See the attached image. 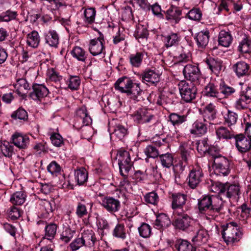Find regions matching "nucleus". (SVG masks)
<instances>
[{
	"label": "nucleus",
	"mask_w": 251,
	"mask_h": 251,
	"mask_svg": "<svg viewBox=\"0 0 251 251\" xmlns=\"http://www.w3.org/2000/svg\"><path fill=\"white\" fill-rule=\"evenodd\" d=\"M212 191L219 195V197H226L230 201H237L240 194V188L238 185L216 183L212 186Z\"/></svg>",
	"instance_id": "obj_1"
},
{
	"label": "nucleus",
	"mask_w": 251,
	"mask_h": 251,
	"mask_svg": "<svg viewBox=\"0 0 251 251\" xmlns=\"http://www.w3.org/2000/svg\"><path fill=\"white\" fill-rule=\"evenodd\" d=\"M209 151L210 155L213 160L212 168L214 174L217 176H227L230 171L228 159L218 152H213V149H211Z\"/></svg>",
	"instance_id": "obj_2"
},
{
	"label": "nucleus",
	"mask_w": 251,
	"mask_h": 251,
	"mask_svg": "<svg viewBox=\"0 0 251 251\" xmlns=\"http://www.w3.org/2000/svg\"><path fill=\"white\" fill-rule=\"evenodd\" d=\"M237 227V223L232 222L227 224L226 227L224 229L222 236L227 244L237 242L241 239L242 232Z\"/></svg>",
	"instance_id": "obj_3"
},
{
	"label": "nucleus",
	"mask_w": 251,
	"mask_h": 251,
	"mask_svg": "<svg viewBox=\"0 0 251 251\" xmlns=\"http://www.w3.org/2000/svg\"><path fill=\"white\" fill-rule=\"evenodd\" d=\"M118 163L120 173L123 176H127V174L133 166L128 151L125 150L118 151L117 153Z\"/></svg>",
	"instance_id": "obj_4"
},
{
	"label": "nucleus",
	"mask_w": 251,
	"mask_h": 251,
	"mask_svg": "<svg viewBox=\"0 0 251 251\" xmlns=\"http://www.w3.org/2000/svg\"><path fill=\"white\" fill-rule=\"evenodd\" d=\"M196 84L189 83L185 80L180 81L178 84V89L182 100L186 102H191L195 99L197 94Z\"/></svg>",
	"instance_id": "obj_5"
},
{
	"label": "nucleus",
	"mask_w": 251,
	"mask_h": 251,
	"mask_svg": "<svg viewBox=\"0 0 251 251\" xmlns=\"http://www.w3.org/2000/svg\"><path fill=\"white\" fill-rule=\"evenodd\" d=\"M186 212L180 214H177L178 217L173 222V225L177 229L182 231H188L193 230L195 222L193 219Z\"/></svg>",
	"instance_id": "obj_6"
},
{
	"label": "nucleus",
	"mask_w": 251,
	"mask_h": 251,
	"mask_svg": "<svg viewBox=\"0 0 251 251\" xmlns=\"http://www.w3.org/2000/svg\"><path fill=\"white\" fill-rule=\"evenodd\" d=\"M187 196L180 193L173 194L172 195V208L174 213L180 214L183 212H186L189 209V206L185 205Z\"/></svg>",
	"instance_id": "obj_7"
},
{
	"label": "nucleus",
	"mask_w": 251,
	"mask_h": 251,
	"mask_svg": "<svg viewBox=\"0 0 251 251\" xmlns=\"http://www.w3.org/2000/svg\"><path fill=\"white\" fill-rule=\"evenodd\" d=\"M183 74L185 78L191 81V83H199L201 74L197 65L191 64L185 65L183 70Z\"/></svg>",
	"instance_id": "obj_8"
},
{
	"label": "nucleus",
	"mask_w": 251,
	"mask_h": 251,
	"mask_svg": "<svg viewBox=\"0 0 251 251\" xmlns=\"http://www.w3.org/2000/svg\"><path fill=\"white\" fill-rule=\"evenodd\" d=\"M225 206V202L222 200V197L219 198L215 196H212V201L210 210H209L208 218L215 219L223 210Z\"/></svg>",
	"instance_id": "obj_9"
},
{
	"label": "nucleus",
	"mask_w": 251,
	"mask_h": 251,
	"mask_svg": "<svg viewBox=\"0 0 251 251\" xmlns=\"http://www.w3.org/2000/svg\"><path fill=\"white\" fill-rule=\"evenodd\" d=\"M103 36L100 34V37L90 40L89 51L93 56H97L103 52L104 49Z\"/></svg>",
	"instance_id": "obj_10"
},
{
	"label": "nucleus",
	"mask_w": 251,
	"mask_h": 251,
	"mask_svg": "<svg viewBox=\"0 0 251 251\" xmlns=\"http://www.w3.org/2000/svg\"><path fill=\"white\" fill-rule=\"evenodd\" d=\"M134 85L132 80L126 76L119 78L114 84L115 88L122 93H125L127 96L131 91V88Z\"/></svg>",
	"instance_id": "obj_11"
},
{
	"label": "nucleus",
	"mask_w": 251,
	"mask_h": 251,
	"mask_svg": "<svg viewBox=\"0 0 251 251\" xmlns=\"http://www.w3.org/2000/svg\"><path fill=\"white\" fill-rule=\"evenodd\" d=\"M203 177V174L201 169H192L188 177L189 186L192 189L196 188L202 181Z\"/></svg>",
	"instance_id": "obj_12"
},
{
	"label": "nucleus",
	"mask_w": 251,
	"mask_h": 251,
	"mask_svg": "<svg viewBox=\"0 0 251 251\" xmlns=\"http://www.w3.org/2000/svg\"><path fill=\"white\" fill-rule=\"evenodd\" d=\"M164 12L166 19L171 23L177 24L181 19L182 11L179 7L172 5Z\"/></svg>",
	"instance_id": "obj_13"
},
{
	"label": "nucleus",
	"mask_w": 251,
	"mask_h": 251,
	"mask_svg": "<svg viewBox=\"0 0 251 251\" xmlns=\"http://www.w3.org/2000/svg\"><path fill=\"white\" fill-rule=\"evenodd\" d=\"M134 122L138 124H144L151 121L153 116L146 108H141L132 114Z\"/></svg>",
	"instance_id": "obj_14"
},
{
	"label": "nucleus",
	"mask_w": 251,
	"mask_h": 251,
	"mask_svg": "<svg viewBox=\"0 0 251 251\" xmlns=\"http://www.w3.org/2000/svg\"><path fill=\"white\" fill-rule=\"evenodd\" d=\"M49 94V90L44 85L39 84H34L32 85V92L29 94V97L34 100H41L47 97Z\"/></svg>",
	"instance_id": "obj_15"
},
{
	"label": "nucleus",
	"mask_w": 251,
	"mask_h": 251,
	"mask_svg": "<svg viewBox=\"0 0 251 251\" xmlns=\"http://www.w3.org/2000/svg\"><path fill=\"white\" fill-rule=\"evenodd\" d=\"M101 205L110 212H117L121 207L120 201L111 197L104 198L101 201Z\"/></svg>",
	"instance_id": "obj_16"
},
{
	"label": "nucleus",
	"mask_w": 251,
	"mask_h": 251,
	"mask_svg": "<svg viewBox=\"0 0 251 251\" xmlns=\"http://www.w3.org/2000/svg\"><path fill=\"white\" fill-rule=\"evenodd\" d=\"M236 147L241 152H246L251 148V140L246 138L243 134L237 135L235 137Z\"/></svg>",
	"instance_id": "obj_17"
},
{
	"label": "nucleus",
	"mask_w": 251,
	"mask_h": 251,
	"mask_svg": "<svg viewBox=\"0 0 251 251\" xmlns=\"http://www.w3.org/2000/svg\"><path fill=\"white\" fill-rule=\"evenodd\" d=\"M144 82H147L149 85H156L159 82L160 75L155 70H148L142 75Z\"/></svg>",
	"instance_id": "obj_18"
},
{
	"label": "nucleus",
	"mask_w": 251,
	"mask_h": 251,
	"mask_svg": "<svg viewBox=\"0 0 251 251\" xmlns=\"http://www.w3.org/2000/svg\"><path fill=\"white\" fill-rule=\"evenodd\" d=\"M14 87L17 93L23 99L26 98L28 90L30 89L28 83L25 78L18 79L14 85Z\"/></svg>",
	"instance_id": "obj_19"
},
{
	"label": "nucleus",
	"mask_w": 251,
	"mask_h": 251,
	"mask_svg": "<svg viewBox=\"0 0 251 251\" xmlns=\"http://www.w3.org/2000/svg\"><path fill=\"white\" fill-rule=\"evenodd\" d=\"M209 31L207 29L199 32L195 37L198 47L205 48L209 42Z\"/></svg>",
	"instance_id": "obj_20"
},
{
	"label": "nucleus",
	"mask_w": 251,
	"mask_h": 251,
	"mask_svg": "<svg viewBox=\"0 0 251 251\" xmlns=\"http://www.w3.org/2000/svg\"><path fill=\"white\" fill-rule=\"evenodd\" d=\"M164 46L167 48L176 47L179 44L180 37L176 33L171 32L162 36Z\"/></svg>",
	"instance_id": "obj_21"
},
{
	"label": "nucleus",
	"mask_w": 251,
	"mask_h": 251,
	"mask_svg": "<svg viewBox=\"0 0 251 251\" xmlns=\"http://www.w3.org/2000/svg\"><path fill=\"white\" fill-rule=\"evenodd\" d=\"M179 151L181 155L182 165L184 164V166H185L188 164L189 161L191 159V154H193V150L190 145L183 143L179 147Z\"/></svg>",
	"instance_id": "obj_22"
},
{
	"label": "nucleus",
	"mask_w": 251,
	"mask_h": 251,
	"mask_svg": "<svg viewBox=\"0 0 251 251\" xmlns=\"http://www.w3.org/2000/svg\"><path fill=\"white\" fill-rule=\"evenodd\" d=\"M13 144L20 149H25L29 144V138L21 134L15 133L11 137Z\"/></svg>",
	"instance_id": "obj_23"
},
{
	"label": "nucleus",
	"mask_w": 251,
	"mask_h": 251,
	"mask_svg": "<svg viewBox=\"0 0 251 251\" xmlns=\"http://www.w3.org/2000/svg\"><path fill=\"white\" fill-rule=\"evenodd\" d=\"M38 224H43L45 225V234L44 238L51 241L54 239L56 234L57 226L54 223L48 224L43 221H40L38 222Z\"/></svg>",
	"instance_id": "obj_24"
},
{
	"label": "nucleus",
	"mask_w": 251,
	"mask_h": 251,
	"mask_svg": "<svg viewBox=\"0 0 251 251\" xmlns=\"http://www.w3.org/2000/svg\"><path fill=\"white\" fill-rule=\"evenodd\" d=\"M76 116L77 120L82 122L83 126H88L92 123V120L85 106H82L76 110Z\"/></svg>",
	"instance_id": "obj_25"
},
{
	"label": "nucleus",
	"mask_w": 251,
	"mask_h": 251,
	"mask_svg": "<svg viewBox=\"0 0 251 251\" xmlns=\"http://www.w3.org/2000/svg\"><path fill=\"white\" fill-rule=\"evenodd\" d=\"M209 238L207 231L204 229H199L197 234L193 238L192 242L195 245L201 246L205 244Z\"/></svg>",
	"instance_id": "obj_26"
},
{
	"label": "nucleus",
	"mask_w": 251,
	"mask_h": 251,
	"mask_svg": "<svg viewBox=\"0 0 251 251\" xmlns=\"http://www.w3.org/2000/svg\"><path fill=\"white\" fill-rule=\"evenodd\" d=\"M233 69L239 77L247 75L250 74V66L245 62L240 61L233 66Z\"/></svg>",
	"instance_id": "obj_27"
},
{
	"label": "nucleus",
	"mask_w": 251,
	"mask_h": 251,
	"mask_svg": "<svg viewBox=\"0 0 251 251\" xmlns=\"http://www.w3.org/2000/svg\"><path fill=\"white\" fill-rule=\"evenodd\" d=\"M46 43L50 46L57 47L59 44V37L58 33L54 30H50L45 34Z\"/></svg>",
	"instance_id": "obj_28"
},
{
	"label": "nucleus",
	"mask_w": 251,
	"mask_h": 251,
	"mask_svg": "<svg viewBox=\"0 0 251 251\" xmlns=\"http://www.w3.org/2000/svg\"><path fill=\"white\" fill-rule=\"evenodd\" d=\"M129 93L127 95L129 98L135 102L140 101L143 100L142 90L140 88V84L134 83V85L131 88Z\"/></svg>",
	"instance_id": "obj_29"
},
{
	"label": "nucleus",
	"mask_w": 251,
	"mask_h": 251,
	"mask_svg": "<svg viewBox=\"0 0 251 251\" xmlns=\"http://www.w3.org/2000/svg\"><path fill=\"white\" fill-rule=\"evenodd\" d=\"M206 125L200 120H197L193 124V128L190 129V133L198 136L204 135L207 132Z\"/></svg>",
	"instance_id": "obj_30"
},
{
	"label": "nucleus",
	"mask_w": 251,
	"mask_h": 251,
	"mask_svg": "<svg viewBox=\"0 0 251 251\" xmlns=\"http://www.w3.org/2000/svg\"><path fill=\"white\" fill-rule=\"evenodd\" d=\"M216 110L215 106L212 103L207 105L202 111L204 121H212L216 118Z\"/></svg>",
	"instance_id": "obj_31"
},
{
	"label": "nucleus",
	"mask_w": 251,
	"mask_h": 251,
	"mask_svg": "<svg viewBox=\"0 0 251 251\" xmlns=\"http://www.w3.org/2000/svg\"><path fill=\"white\" fill-rule=\"evenodd\" d=\"M81 238L86 245V246H93L96 241L95 233L91 229L84 230L81 233Z\"/></svg>",
	"instance_id": "obj_32"
},
{
	"label": "nucleus",
	"mask_w": 251,
	"mask_h": 251,
	"mask_svg": "<svg viewBox=\"0 0 251 251\" xmlns=\"http://www.w3.org/2000/svg\"><path fill=\"white\" fill-rule=\"evenodd\" d=\"M212 201V196H204L199 200L198 206L201 213L207 211L208 216L209 210H210Z\"/></svg>",
	"instance_id": "obj_33"
},
{
	"label": "nucleus",
	"mask_w": 251,
	"mask_h": 251,
	"mask_svg": "<svg viewBox=\"0 0 251 251\" xmlns=\"http://www.w3.org/2000/svg\"><path fill=\"white\" fill-rule=\"evenodd\" d=\"M208 68L213 73H219L222 69V62L220 60L209 57L205 60Z\"/></svg>",
	"instance_id": "obj_34"
},
{
	"label": "nucleus",
	"mask_w": 251,
	"mask_h": 251,
	"mask_svg": "<svg viewBox=\"0 0 251 251\" xmlns=\"http://www.w3.org/2000/svg\"><path fill=\"white\" fill-rule=\"evenodd\" d=\"M232 41V36L229 32L225 30L220 31L218 37L219 45L225 47H228L231 44Z\"/></svg>",
	"instance_id": "obj_35"
},
{
	"label": "nucleus",
	"mask_w": 251,
	"mask_h": 251,
	"mask_svg": "<svg viewBox=\"0 0 251 251\" xmlns=\"http://www.w3.org/2000/svg\"><path fill=\"white\" fill-rule=\"evenodd\" d=\"M171 224V221L167 215L161 213L157 216L154 225L157 228L167 227Z\"/></svg>",
	"instance_id": "obj_36"
},
{
	"label": "nucleus",
	"mask_w": 251,
	"mask_h": 251,
	"mask_svg": "<svg viewBox=\"0 0 251 251\" xmlns=\"http://www.w3.org/2000/svg\"><path fill=\"white\" fill-rule=\"evenodd\" d=\"M26 197L25 192L22 191L16 192L11 195L10 201L13 205H20L25 202Z\"/></svg>",
	"instance_id": "obj_37"
},
{
	"label": "nucleus",
	"mask_w": 251,
	"mask_h": 251,
	"mask_svg": "<svg viewBox=\"0 0 251 251\" xmlns=\"http://www.w3.org/2000/svg\"><path fill=\"white\" fill-rule=\"evenodd\" d=\"M204 96L207 97L217 98L219 97V93L217 86L213 83H208L204 88L203 91Z\"/></svg>",
	"instance_id": "obj_38"
},
{
	"label": "nucleus",
	"mask_w": 251,
	"mask_h": 251,
	"mask_svg": "<svg viewBox=\"0 0 251 251\" xmlns=\"http://www.w3.org/2000/svg\"><path fill=\"white\" fill-rule=\"evenodd\" d=\"M175 248L178 251H196L190 242L187 240L179 239L176 241Z\"/></svg>",
	"instance_id": "obj_39"
},
{
	"label": "nucleus",
	"mask_w": 251,
	"mask_h": 251,
	"mask_svg": "<svg viewBox=\"0 0 251 251\" xmlns=\"http://www.w3.org/2000/svg\"><path fill=\"white\" fill-rule=\"evenodd\" d=\"M72 56L78 61L85 62L87 54L85 50L80 47L76 46L71 51Z\"/></svg>",
	"instance_id": "obj_40"
},
{
	"label": "nucleus",
	"mask_w": 251,
	"mask_h": 251,
	"mask_svg": "<svg viewBox=\"0 0 251 251\" xmlns=\"http://www.w3.org/2000/svg\"><path fill=\"white\" fill-rule=\"evenodd\" d=\"M169 121L174 126H179L187 120V116L172 113L169 116Z\"/></svg>",
	"instance_id": "obj_41"
},
{
	"label": "nucleus",
	"mask_w": 251,
	"mask_h": 251,
	"mask_svg": "<svg viewBox=\"0 0 251 251\" xmlns=\"http://www.w3.org/2000/svg\"><path fill=\"white\" fill-rule=\"evenodd\" d=\"M40 43V37L37 31L34 30L27 35V44L28 46L36 48Z\"/></svg>",
	"instance_id": "obj_42"
},
{
	"label": "nucleus",
	"mask_w": 251,
	"mask_h": 251,
	"mask_svg": "<svg viewBox=\"0 0 251 251\" xmlns=\"http://www.w3.org/2000/svg\"><path fill=\"white\" fill-rule=\"evenodd\" d=\"M96 11L94 8H86L84 12V22L87 25H91L95 22Z\"/></svg>",
	"instance_id": "obj_43"
},
{
	"label": "nucleus",
	"mask_w": 251,
	"mask_h": 251,
	"mask_svg": "<svg viewBox=\"0 0 251 251\" xmlns=\"http://www.w3.org/2000/svg\"><path fill=\"white\" fill-rule=\"evenodd\" d=\"M88 174L85 169L81 168L75 172V178L79 185H83L88 179Z\"/></svg>",
	"instance_id": "obj_44"
},
{
	"label": "nucleus",
	"mask_w": 251,
	"mask_h": 251,
	"mask_svg": "<svg viewBox=\"0 0 251 251\" xmlns=\"http://www.w3.org/2000/svg\"><path fill=\"white\" fill-rule=\"evenodd\" d=\"M251 49V41L249 37L244 35L242 40L240 42L238 50L242 53H248Z\"/></svg>",
	"instance_id": "obj_45"
},
{
	"label": "nucleus",
	"mask_w": 251,
	"mask_h": 251,
	"mask_svg": "<svg viewBox=\"0 0 251 251\" xmlns=\"http://www.w3.org/2000/svg\"><path fill=\"white\" fill-rule=\"evenodd\" d=\"M144 54L143 52H137L130 55L129 59L131 65L135 67H139L142 62Z\"/></svg>",
	"instance_id": "obj_46"
},
{
	"label": "nucleus",
	"mask_w": 251,
	"mask_h": 251,
	"mask_svg": "<svg viewBox=\"0 0 251 251\" xmlns=\"http://www.w3.org/2000/svg\"><path fill=\"white\" fill-rule=\"evenodd\" d=\"M196 144L197 145V151L201 155L204 154L206 153L210 155L209 151L211 149H213V152H216L215 148H209L208 147L207 141L205 139L197 142Z\"/></svg>",
	"instance_id": "obj_47"
},
{
	"label": "nucleus",
	"mask_w": 251,
	"mask_h": 251,
	"mask_svg": "<svg viewBox=\"0 0 251 251\" xmlns=\"http://www.w3.org/2000/svg\"><path fill=\"white\" fill-rule=\"evenodd\" d=\"M0 150L2 154L7 157H10L13 154V146L10 143L6 141L1 142L0 145Z\"/></svg>",
	"instance_id": "obj_48"
},
{
	"label": "nucleus",
	"mask_w": 251,
	"mask_h": 251,
	"mask_svg": "<svg viewBox=\"0 0 251 251\" xmlns=\"http://www.w3.org/2000/svg\"><path fill=\"white\" fill-rule=\"evenodd\" d=\"M127 128L123 125H116L112 133L113 136H116L118 139H122L127 134Z\"/></svg>",
	"instance_id": "obj_49"
},
{
	"label": "nucleus",
	"mask_w": 251,
	"mask_h": 251,
	"mask_svg": "<svg viewBox=\"0 0 251 251\" xmlns=\"http://www.w3.org/2000/svg\"><path fill=\"white\" fill-rule=\"evenodd\" d=\"M162 165L165 168H170L173 165L174 158L171 153H167L159 155Z\"/></svg>",
	"instance_id": "obj_50"
},
{
	"label": "nucleus",
	"mask_w": 251,
	"mask_h": 251,
	"mask_svg": "<svg viewBox=\"0 0 251 251\" xmlns=\"http://www.w3.org/2000/svg\"><path fill=\"white\" fill-rule=\"evenodd\" d=\"M17 15V12L16 11L7 10L0 15V22H10L16 19Z\"/></svg>",
	"instance_id": "obj_51"
},
{
	"label": "nucleus",
	"mask_w": 251,
	"mask_h": 251,
	"mask_svg": "<svg viewBox=\"0 0 251 251\" xmlns=\"http://www.w3.org/2000/svg\"><path fill=\"white\" fill-rule=\"evenodd\" d=\"M138 229L140 236L143 238H149L151 234V227L147 223H142V225L138 228Z\"/></svg>",
	"instance_id": "obj_52"
},
{
	"label": "nucleus",
	"mask_w": 251,
	"mask_h": 251,
	"mask_svg": "<svg viewBox=\"0 0 251 251\" xmlns=\"http://www.w3.org/2000/svg\"><path fill=\"white\" fill-rule=\"evenodd\" d=\"M219 90L225 98H228L235 92V89L233 87L229 86L224 83L220 84Z\"/></svg>",
	"instance_id": "obj_53"
},
{
	"label": "nucleus",
	"mask_w": 251,
	"mask_h": 251,
	"mask_svg": "<svg viewBox=\"0 0 251 251\" xmlns=\"http://www.w3.org/2000/svg\"><path fill=\"white\" fill-rule=\"evenodd\" d=\"M216 134L219 139H231L233 135L226 127L221 126L216 130Z\"/></svg>",
	"instance_id": "obj_54"
},
{
	"label": "nucleus",
	"mask_w": 251,
	"mask_h": 251,
	"mask_svg": "<svg viewBox=\"0 0 251 251\" xmlns=\"http://www.w3.org/2000/svg\"><path fill=\"white\" fill-rule=\"evenodd\" d=\"M68 87L72 90H77L80 84V79L77 76H71L67 81Z\"/></svg>",
	"instance_id": "obj_55"
},
{
	"label": "nucleus",
	"mask_w": 251,
	"mask_h": 251,
	"mask_svg": "<svg viewBox=\"0 0 251 251\" xmlns=\"http://www.w3.org/2000/svg\"><path fill=\"white\" fill-rule=\"evenodd\" d=\"M225 123L228 126L236 124L237 120V115L232 111L228 110L227 113L225 116Z\"/></svg>",
	"instance_id": "obj_56"
},
{
	"label": "nucleus",
	"mask_w": 251,
	"mask_h": 251,
	"mask_svg": "<svg viewBox=\"0 0 251 251\" xmlns=\"http://www.w3.org/2000/svg\"><path fill=\"white\" fill-rule=\"evenodd\" d=\"M187 16L190 20L199 21L201 18L202 13L200 9L194 8L188 12Z\"/></svg>",
	"instance_id": "obj_57"
},
{
	"label": "nucleus",
	"mask_w": 251,
	"mask_h": 251,
	"mask_svg": "<svg viewBox=\"0 0 251 251\" xmlns=\"http://www.w3.org/2000/svg\"><path fill=\"white\" fill-rule=\"evenodd\" d=\"M114 236L124 239L126 237V233L125 231L124 226L122 224H118L113 230Z\"/></svg>",
	"instance_id": "obj_58"
},
{
	"label": "nucleus",
	"mask_w": 251,
	"mask_h": 251,
	"mask_svg": "<svg viewBox=\"0 0 251 251\" xmlns=\"http://www.w3.org/2000/svg\"><path fill=\"white\" fill-rule=\"evenodd\" d=\"M11 117L14 119H19L24 121L26 120L28 118V115L26 111L23 108H20L14 111L11 114Z\"/></svg>",
	"instance_id": "obj_59"
},
{
	"label": "nucleus",
	"mask_w": 251,
	"mask_h": 251,
	"mask_svg": "<svg viewBox=\"0 0 251 251\" xmlns=\"http://www.w3.org/2000/svg\"><path fill=\"white\" fill-rule=\"evenodd\" d=\"M75 213L79 218H82L86 216L88 214V211L86 205L81 202H78Z\"/></svg>",
	"instance_id": "obj_60"
},
{
	"label": "nucleus",
	"mask_w": 251,
	"mask_h": 251,
	"mask_svg": "<svg viewBox=\"0 0 251 251\" xmlns=\"http://www.w3.org/2000/svg\"><path fill=\"white\" fill-rule=\"evenodd\" d=\"M145 153L149 157L155 158L159 155V152L156 148L151 145L148 146L145 150Z\"/></svg>",
	"instance_id": "obj_61"
},
{
	"label": "nucleus",
	"mask_w": 251,
	"mask_h": 251,
	"mask_svg": "<svg viewBox=\"0 0 251 251\" xmlns=\"http://www.w3.org/2000/svg\"><path fill=\"white\" fill-rule=\"evenodd\" d=\"M158 196L154 192H151L146 194L145 196V201L150 204L155 205L158 201Z\"/></svg>",
	"instance_id": "obj_62"
},
{
	"label": "nucleus",
	"mask_w": 251,
	"mask_h": 251,
	"mask_svg": "<svg viewBox=\"0 0 251 251\" xmlns=\"http://www.w3.org/2000/svg\"><path fill=\"white\" fill-rule=\"evenodd\" d=\"M245 98L240 94V98L236 100L235 103V106L237 109L241 110L247 108L248 104L250 101L248 100H245Z\"/></svg>",
	"instance_id": "obj_63"
},
{
	"label": "nucleus",
	"mask_w": 251,
	"mask_h": 251,
	"mask_svg": "<svg viewBox=\"0 0 251 251\" xmlns=\"http://www.w3.org/2000/svg\"><path fill=\"white\" fill-rule=\"evenodd\" d=\"M50 140L52 144L56 147H61L63 144L62 137L57 133L52 134L50 137Z\"/></svg>",
	"instance_id": "obj_64"
}]
</instances>
